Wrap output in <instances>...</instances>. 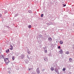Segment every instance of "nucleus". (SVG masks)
Returning <instances> with one entry per match:
<instances>
[{
    "label": "nucleus",
    "mask_w": 74,
    "mask_h": 74,
    "mask_svg": "<svg viewBox=\"0 0 74 74\" xmlns=\"http://www.w3.org/2000/svg\"><path fill=\"white\" fill-rule=\"evenodd\" d=\"M4 60L5 61L6 64H8V63L10 62L8 60V58H4Z\"/></svg>",
    "instance_id": "nucleus-1"
},
{
    "label": "nucleus",
    "mask_w": 74,
    "mask_h": 74,
    "mask_svg": "<svg viewBox=\"0 0 74 74\" xmlns=\"http://www.w3.org/2000/svg\"><path fill=\"white\" fill-rule=\"evenodd\" d=\"M24 58H25V55L23 54L21 55L20 57V58L21 59Z\"/></svg>",
    "instance_id": "nucleus-2"
},
{
    "label": "nucleus",
    "mask_w": 74,
    "mask_h": 74,
    "mask_svg": "<svg viewBox=\"0 0 74 74\" xmlns=\"http://www.w3.org/2000/svg\"><path fill=\"white\" fill-rule=\"evenodd\" d=\"M36 71L38 74H39V73H40V69H39V68H38L36 69Z\"/></svg>",
    "instance_id": "nucleus-3"
},
{
    "label": "nucleus",
    "mask_w": 74,
    "mask_h": 74,
    "mask_svg": "<svg viewBox=\"0 0 74 74\" xmlns=\"http://www.w3.org/2000/svg\"><path fill=\"white\" fill-rule=\"evenodd\" d=\"M4 56L3 55H1L0 56V59H4Z\"/></svg>",
    "instance_id": "nucleus-4"
},
{
    "label": "nucleus",
    "mask_w": 74,
    "mask_h": 74,
    "mask_svg": "<svg viewBox=\"0 0 74 74\" xmlns=\"http://www.w3.org/2000/svg\"><path fill=\"white\" fill-rule=\"evenodd\" d=\"M58 53L60 54H62V53H63V50H62V49H60Z\"/></svg>",
    "instance_id": "nucleus-5"
},
{
    "label": "nucleus",
    "mask_w": 74,
    "mask_h": 74,
    "mask_svg": "<svg viewBox=\"0 0 74 74\" xmlns=\"http://www.w3.org/2000/svg\"><path fill=\"white\" fill-rule=\"evenodd\" d=\"M55 71L56 72L57 74H59V71H58V70L57 69V68H55Z\"/></svg>",
    "instance_id": "nucleus-6"
},
{
    "label": "nucleus",
    "mask_w": 74,
    "mask_h": 74,
    "mask_svg": "<svg viewBox=\"0 0 74 74\" xmlns=\"http://www.w3.org/2000/svg\"><path fill=\"white\" fill-rule=\"evenodd\" d=\"M54 68H53V67H51L50 68L51 70V71H53L54 70Z\"/></svg>",
    "instance_id": "nucleus-7"
},
{
    "label": "nucleus",
    "mask_w": 74,
    "mask_h": 74,
    "mask_svg": "<svg viewBox=\"0 0 74 74\" xmlns=\"http://www.w3.org/2000/svg\"><path fill=\"white\" fill-rule=\"evenodd\" d=\"M10 47H11L10 48V50H12V49H13V47L12 45H10Z\"/></svg>",
    "instance_id": "nucleus-8"
},
{
    "label": "nucleus",
    "mask_w": 74,
    "mask_h": 74,
    "mask_svg": "<svg viewBox=\"0 0 74 74\" xmlns=\"http://www.w3.org/2000/svg\"><path fill=\"white\" fill-rule=\"evenodd\" d=\"M48 40H49V41H52V38H51V37L49 38Z\"/></svg>",
    "instance_id": "nucleus-9"
},
{
    "label": "nucleus",
    "mask_w": 74,
    "mask_h": 74,
    "mask_svg": "<svg viewBox=\"0 0 74 74\" xmlns=\"http://www.w3.org/2000/svg\"><path fill=\"white\" fill-rule=\"evenodd\" d=\"M44 60L45 61H47V60H48V59L47 58V57H45V58H44Z\"/></svg>",
    "instance_id": "nucleus-10"
},
{
    "label": "nucleus",
    "mask_w": 74,
    "mask_h": 74,
    "mask_svg": "<svg viewBox=\"0 0 74 74\" xmlns=\"http://www.w3.org/2000/svg\"><path fill=\"white\" fill-rule=\"evenodd\" d=\"M72 59L71 58H69V62H72Z\"/></svg>",
    "instance_id": "nucleus-11"
},
{
    "label": "nucleus",
    "mask_w": 74,
    "mask_h": 74,
    "mask_svg": "<svg viewBox=\"0 0 74 74\" xmlns=\"http://www.w3.org/2000/svg\"><path fill=\"white\" fill-rule=\"evenodd\" d=\"M60 44L62 45L63 44V41H62V40L60 41Z\"/></svg>",
    "instance_id": "nucleus-12"
},
{
    "label": "nucleus",
    "mask_w": 74,
    "mask_h": 74,
    "mask_svg": "<svg viewBox=\"0 0 74 74\" xmlns=\"http://www.w3.org/2000/svg\"><path fill=\"white\" fill-rule=\"evenodd\" d=\"M28 12L30 14H32V10H28Z\"/></svg>",
    "instance_id": "nucleus-13"
},
{
    "label": "nucleus",
    "mask_w": 74,
    "mask_h": 74,
    "mask_svg": "<svg viewBox=\"0 0 74 74\" xmlns=\"http://www.w3.org/2000/svg\"><path fill=\"white\" fill-rule=\"evenodd\" d=\"M28 28H29V29H30L31 27H32V25H29L28 26Z\"/></svg>",
    "instance_id": "nucleus-14"
},
{
    "label": "nucleus",
    "mask_w": 74,
    "mask_h": 74,
    "mask_svg": "<svg viewBox=\"0 0 74 74\" xmlns=\"http://www.w3.org/2000/svg\"><path fill=\"white\" fill-rule=\"evenodd\" d=\"M66 54H69V51H67L65 52Z\"/></svg>",
    "instance_id": "nucleus-15"
},
{
    "label": "nucleus",
    "mask_w": 74,
    "mask_h": 74,
    "mask_svg": "<svg viewBox=\"0 0 74 74\" xmlns=\"http://www.w3.org/2000/svg\"><path fill=\"white\" fill-rule=\"evenodd\" d=\"M14 59H15V57L13 56L12 57V60H14Z\"/></svg>",
    "instance_id": "nucleus-16"
},
{
    "label": "nucleus",
    "mask_w": 74,
    "mask_h": 74,
    "mask_svg": "<svg viewBox=\"0 0 74 74\" xmlns=\"http://www.w3.org/2000/svg\"><path fill=\"white\" fill-rule=\"evenodd\" d=\"M44 51H45V53H47V50H45Z\"/></svg>",
    "instance_id": "nucleus-17"
},
{
    "label": "nucleus",
    "mask_w": 74,
    "mask_h": 74,
    "mask_svg": "<svg viewBox=\"0 0 74 74\" xmlns=\"http://www.w3.org/2000/svg\"><path fill=\"white\" fill-rule=\"evenodd\" d=\"M6 27H7V28H8V29H9L10 28V27H9V26H7V25H6L5 26Z\"/></svg>",
    "instance_id": "nucleus-18"
},
{
    "label": "nucleus",
    "mask_w": 74,
    "mask_h": 74,
    "mask_svg": "<svg viewBox=\"0 0 74 74\" xmlns=\"http://www.w3.org/2000/svg\"><path fill=\"white\" fill-rule=\"evenodd\" d=\"M43 48L44 49V51H45V50H47V49H46V47H43Z\"/></svg>",
    "instance_id": "nucleus-19"
},
{
    "label": "nucleus",
    "mask_w": 74,
    "mask_h": 74,
    "mask_svg": "<svg viewBox=\"0 0 74 74\" xmlns=\"http://www.w3.org/2000/svg\"><path fill=\"white\" fill-rule=\"evenodd\" d=\"M18 14H16V15H15L14 16H15V17H16L17 16H18Z\"/></svg>",
    "instance_id": "nucleus-20"
},
{
    "label": "nucleus",
    "mask_w": 74,
    "mask_h": 74,
    "mask_svg": "<svg viewBox=\"0 0 74 74\" xmlns=\"http://www.w3.org/2000/svg\"><path fill=\"white\" fill-rule=\"evenodd\" d=\"M58 49H60V46H59L58 47Z\"/></svg>",
    "instance_id": "nucleus-21"
},
{
    "label": "nucleus",
    "mask_w": 74,
    "mask_h": 74,
    "mask_svg": "<svg viewBox=\"0 0 74 74\" xmlns=\"http://www.w3.org/2000/svg\"><path fill=\"white\" fill-rule=\"evenodd\" d=\"M43 15H44V14H42L41 15V17H43Z\"/></svg>",
    "instance_id": "nucleus-22"
},
{
    "label": "nucleus",
    "mask_w": 74,
    "mask_h": 74,
    "mask_svg": "<svg viewBox=\"0 0 74 74\" xmlns=\"http://www.w3.org/2000/svg\"><path fill=\"white\" fill-rule=\"evenodd\" d=\"M66 69H65V68H64L62 69V71H64Z\"/></svg>",
    "instance_id": "nucleus-23"
},
{
    "label": "nucleus",
    "mask_w": 74,
    "mask_h": 74,
    "mask_svg": "<svg viewBox=\"0 0 74 74\" xmlns=\"http://www.w3.org/2000/svg\"><path fill=\"white\" fill-rule=\"evenodd\" d=\"M8 73H9V74H11V72H10V71H9L8 72Z\"/></svg>",
    "instance_id": "nucleus-24"
},
{
    "label": "nucleus",
    "mask_w": 74,
    "mask_h": 74,
    "mask_svg": "<svg viewBox=\"0 0 74 74\" xmlns=\"http://www.w3.org/2000/svg\"><path fill=\"white\" fill-rule=\"evenodd\" d=\"M63 5V7H65V6H66V4H62Z\"/></svg>",
    "instance_id": "nucleus-25"
},
{
    "label": "nucleus",
    "mask_w": 74,
    "mask_h": 74,
    "mask_svg": "<svg viewBox=\"0 0 74 74\" xmlns=\"http://www.w3.org/2000/svg\"><path fill=\"white\" fill-rule=\"evenodd\" d=\"M27 53H29V54H30V52L28 51Z\"/></svg>",
    "instance_id": "nucleus-26"
},
{
    "label": "nucleus",
    "mask_w": 74,
    "mask_h": 74,
    "mask_svg": "<svg viewBox=\"0 0 74 74\" xmlns=\"http://www.w3.org/2000/svg\"><path fill=\"white\" fill-rule=\"evenodd\" d=\"M44 70H45V69H42V71H44Z\"/></svg>",
    "instance_id": "nucleus-27"
},
{
    "label": "nucleus",
    "mask_w": 74,
    "mask_h": 74,
    "mask_svg": "<svg viewBox=\"0 0 74 74\" xmlns=\"http://www.w3.org/2000/svg\"><path fill=\"white\" fill-rule=\"evenodd\" d=\"M31 70V69L28 68V70H29V71H30V70Z\"/></svg>",
    "instance_id": "nucleus-28"
},
{
    "label": "nucleus",
    "mask_w": 74,
    "mask_h": 74,
    "mask_svg": "<svg viewBox=\"0 0 74 74\" xmlns=\"http://www.w3.org/2000/svg\"><path fill=\"white\" fill-rule=\"evenodd\" d=\"M1 15H2L1 14H0V17H1Z\"/></svg>",
    "instance_id": "nucleus-29"
},
{
    "label": "nucleus",
    "mask_w": 74,
    "mask_h": 74,
    "mask_svg": "<svg viewBox=\"0 0 74 74\" xmlns=\"http://www.w3.org/2000/svg\"><path fill=\"white\" fill-rule=\"evenodd\" d=\"M28 58L29 59H30V58L29 57V56H28Z\"/></svg>",
    "instance_id": "nucleus-30"
},
{
    "label": "nucleus",
    "mask_w": 74,
    "mask_h": 74,
    "mask_svg": "<svg viewBox=\"0 0 74 74\" xmlns=\"http://www.w3.org/2000/svg\"><path fill=\"white\" fill-rule=\"evenodd\" d=\"M16 56H18V55H17V54H16Z\"/></svg>",
    "instance_id": "nucleus-31"
},
{
    "label": "nucleus",
    "mask_w": 74,
    "mask_h": 74,
    "mask_svg": "<svg viewBox=\"0 0 74 74\" xmlns=\"http://www.w3.org/2000/svg\"><path fill=\"white\" fill-rule=\"evenodd\" d=\"M6 52H8V51L7 50H6Z\"/></svg>",
    "instance_id": "nucleus-32"
},
{
    "label": "nucleus",
    "mask_w": 74,
    "mask_h": 74,
    "mask_svg": "<svg viewBox=\"0 0 74 74\" xmlns=\"http://www.w3.org/2000/svg\"><path fill=\"white\" fill-rule=\"evenodd\" d=\"M8 52H9V50L8 49Z\"/></svg>",
    "instance_id": "nucleus-33"
},
{
    "label": "nucleus",
    "mask_w": 74,
    "mask_h": 74,
    "mask_svg": "<svg viewBox=\"0 0 74 74\" xmlns=\"http://www.w3.org/2000/svg\"><path fill=\"white\" fill-rule=\"evenodd\" d=\"M50 55L51 56V54H50Z\"/></svg>",
    "instance_id": "nucleus-34"
},
{
    "label": "nucleus",
    "mask_w": 74,
    "mask_h": 74,
    "mask_svg": "<svg viewBox=\"0 0 74 74\" xmlns=\"http://www.w3.org/2000/svg\"><path fill=\"white\" fill-rule=\"evenodd\" d=\"M73 25H74V23H73Z\"/></svg>",
    "instance_id": "nucleus-35"
},
{
    "label": "nucleus",
    "mask_w": 74,
    "mask_h": 74,
    "mask_svg": "<svg viewBox=\"0 0 74 74\" xmlns=\"http://www.w3.org/2000/svg\"><path fill=\"white\" fill-rule=\"evenodd\" d=\"M56 42H57V41H56Z\"/></svg>",
    "instance_id": "nucleus-36"
}]
</instances>
